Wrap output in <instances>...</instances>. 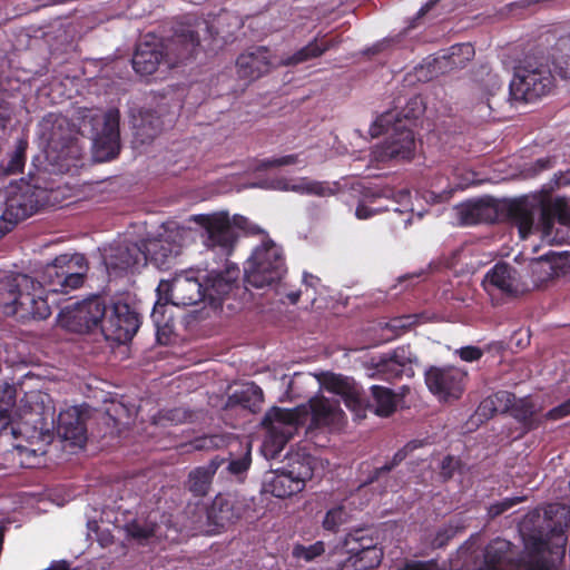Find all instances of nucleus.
<instances>
[{
    "label": "nucleus",
    "mask_w": 570,
    "mask_h": 570,
    "mask_svg": "<svg viewBox=\"0 0 570 570\" xmlns=\"http://www.w3.org/2000/svg\"><path fill=\"white\" fill-rule=\"evenodd\" d=\"M543 41L553 42L547 57L538 47L514 68L509 86L512 100L533 102L550 94L554 87L553 71L563 79L570 78V32L548 31Z\"/></svg>",
    "instance_id": "nucleus-1"
},
{
    "label": "nucleus",
    "mask_w": 570,
    "mask_h": 570,
    "mask_svg": "<svg viewBox=\"0 0 570 570\" xmlns=\"http://www.w3.org/2000/svg\"><path fill=\"white\" fill-rule=\"evenodd\" d=\"M200 46L197 31L191 26H178L173 36L166 40H144L137 45L132 57V68L141 76L153 75L164 63L175 68L194 58Z\"/></svg>",
    "instance_id": "nucleus-2"
},
{
    "label": "nucleus",
    "mask_w": 570,
    "mask_h": 570,
    "mask_svg": "<svg viewBox=\"0 0 570 570\" xmlns=\"http://www.w3.org/2000/svg\"><path fill=\"white\" fill-rule=\"evenodd\" d=\"M47 285L27 274H12L0 279V309L6 316L26 323L46 320L51 308L45 297Z\"/></svg>",
    "instance_id": "nucleus-3"
},
{
    "label": "nucleus",
    "mask_w": 570,
    "mask_h": 570,
    "mask_svg": "<svg viewBox=\"0 0 570 570\" xmlns=\"http://www.w3.org/2000/svg\"><path fill=\"white\" fill-rule=\"evenodd\" d=\"M286 272L283 249L271 238L256 246L244 265L245 282L255 288L278 283Z\"/></svg>",
    "instance_id": "nucleus-4"
},
{
    "label": "nucleus",
    "mask_w": 570,
    "mask_h": 570,
    "mask_svg": "<svg viewBox=\"0 0 570 570\" xmlns=\"http://www.w3.org/2000/svg\"><path fill=\"white\" fill-rule=\"evenodd\" d=\"M307 420V410L305 406L294 409H282L274 406L266 412L263 419V426L266 429V435L263 442L265 455L272 458L278 456L285 445L293 438L294 432Z\"/></svg>",
    "instance_id": "nucleus-5"
},
{
    "label": "nucleus",
    "mask_w": 570,
    "mask_h": 570,
    "mask_svg": "<svg viewBox=\"0 0 570 570\" xmlns=\"http://www.w3.org/2000/svg\"><path fill=\"white\" fill-rule=\"evenodd\" d=\"M88 269L83 254H61L43 267L40 278L48 292L68 294L83 285Z\"/></svg>",
    "instance_id": "nucleus-6"
},
{
    "label": "nucleus",
    "mask_w": 570,
    "mask_h": 570,
    "mask_svg": "<svg viewBox=\"0 0 570 570\" xmlns=\"http://www.w3.org/2000/svg\"><path fill=\"white\" fill-rule=\"evenodd\" d=\"M170 248L157 239H141L138 243H124L111 248L106 264L118 271L134 269L145 266L148 262L157 266L164 265Z\"/></svg>",
    "instance_id": "nucleus-7"
},
{
    "label": "nucleus",
    "mask_w": 570,
    "mask_h": 570,
    "mask_svg": "<svg viewBox=\"0 0 570 570\" xmlns=\"http://www.w3.org/2000/svg\"><path fill=\"white\" fill-rule=\"evenodd\" d=\"M194 220L206 233L204 240L206 247L213 250L217 249L225 257H229L235 249L238 239V233L235 227L244 229L247 224L245 217L235 215L230 219L229 215L224 212L212 215H197Z\"/></svg>",
    "instance_id": "nucleus-8"
},
{
    "label": "nucleus",
    "mask_w": 570,
    "mask_h": 570,
    "mask_svg": "<svg viewBox=\"0 0 570 570\" xmlns=\"http://www.w3.org/2000/svg\"><path fill=\"white\" fill-rule=\"evenodd\" d=\"M120 114L118 109H109L102 115H95L92 125V156L96 161H109L120 151L119 135Z\"/></svg>",
    "instance_id": "nucleus-9"
},
{
    "label": "nucleus",
    "mask_w": 570,
    "mask_h": 570,
    "mask_svg": "<svg viewBox=\"0 0 570 570\" xmlns=\"http://www.w3.org/2000/svg\"><path fill=\"white\" fill-rule=\"evenodd\" d=\"M105 314V301L96 295L62 308L59 313V323L68 331L79 334L92 332L98 327L102 332Z\"/></svg>",
    "instance_id": "nucleus-10"
},
{
    "label": "nucleus",
    "mask_w": 570,
    "mask_h": 570,
    "mask_svg": "<svg viewBox=\"0 0 570 570\" xmlns=\"http://www.w3.org/2000/svg\"><path fill=\"white\" fill-rule=\"evenodd\" d=\"M141 325V316L130 304L115 302L109 312L106 309L102 335L108 341L126 343L132 340Z\"/></svg>",
    "instance_id": "nucleus-11"
},
{
    "label": "nucleus",
    "mask_w": 570,
    "mask_h": 570,
    "mask_svg": "<svg viewBox=\"0 0 570 570\" xmlns=\"http://www.w3.org/2000/svg\"><path fill=\"white\" fill-rule=\"evenodd\" d=\"M542 197L539 194L502 200V220L515 226L521 239H525L534 229L540 230L535 216L541 217Z\"/></svg>",
    "instance_id": "nucleus-12"
},
{
    "label": "nucleus",
    "mask_w": 570,
    "mask_h": 570,
    "mask_svg": "<svg viewBox=\"0 0 570 570\" xmlns=\"http://www.w3.org/2000/svg\"><path fill=\"white\" fill-rule=\"evenodd\" d=\"M429 391L440 401L459 400L465 389L468 373L455 366H431L424 374Z\"/></svg>",
    "instance_id": "nucleus-13"
},
{
    "label": "nucleus",
    "mask_w": 570,
    "mask_h": 570,
    "mask_svg": "<svg viewBox=\"0 0 570 570\" xmlns=\"http://www.w3.org/2000/svg\"><path fill=\"white\" fill-rule=\"evenodd\" d=\"M46 189L21 183L8 191L4 210H7V215L21 222L36 214L46 205Z\"/></svg>",
    "instance_id": "nucleus-14"
},
{
    "label": "nucleus",
    "mask_w": 570,
    "mask_h": 570,
    "mask_svg": "<svg viewBox=\"0 0 570 570\" xmlns=\"http://www.w3.org/2000/svg\"><path fill=\"white\" fill-rule=\"evenodd\" d=\"M415 154V136L409 128L396 127L383 144L373 150L374 159L380 163L409 161Z\"/></svg>",
    "instance_id": "nucleus-15"
},
{
    "label": "nucleus",
    "mask_w": 570,
    "mask_h": 570,
    "mask_svg": "<svg viewBox=\"0 0 570 570\" xmlns=\"http://www.w3.org/2000/svg\"><path fill=\"white\" fill-rule=\"evenodd\" d=\"M239 274V267L227 261L223 271L213 269L203 277L207 302L210 306H220L223 299L238 287Z\"/></svg>",
    "instance_id": "nucleus-16"
},
{
    "label": "nucleus",
    "mask_w": 570,
    "mask_h": 570,
    "mask_svg": "<svg viewBox=\"0 0 570 570\" xmlns=\"http://www.w3.org/2000/svg\"><path fill=\"white\" fill-rule=\"evenodd\" d=\"M206 517L207 532L218 533L227 525L242 518V508L233 494L219 493L208 508L203 509Z\"/></svg>",
    "instance_id": "nucleus-17"
},
{
    "label": "nucleus",
    "mask_w": 570,
    "mask_h": 570,
    "mask_svg": "<svg viewBox=\"0 0 570 570\" xmlns=\"http://www.w3.org/2000/svg\"><path fill=\"white\" fill-rule=\"evenodd\" d=\"M271 51L267 47L252 48L237 57L236 71L240 79L254 81L268 73L272 68Z\"/></svg>",
    "instance_id": "nucleus-18"
},
{
    "label": "nucleus",
    "mask_w": 570,
    "mask_h": 570,
    "mask_svg": "<svg viewBox=\"0 0 570 570\" xmlns=\"http://www.w3.org/2000/svg\"><path fill=\"white\" fill-rule=\"evenodd\" d=\"M169 301L175 306H191L207 301L203 281L199 277L178 276L167 284Z\"/></svg>",
    "instance_id": "nucleus-19"
},
{
    "label": "nucleus",
    "mask_w": 570,
    "mask_h": 570,
    "mask_svg": "<svg viewBox=\"0 0 570 570\" xmlns=\"http://www.w3.org/2000/svg\"><path fill=\"white\" fill-rule=\"evenodd\" d=\"M57 434L71 445L83 446L87 441V428L81 411L71 406L61 411L57 419Z\"/></svg>",
    "instance_id": "nucleus-20"
},
{
    "label": "nucleus",
    "mask_w": 570,
    "mask_h": 570,
    "mask_svg": "<svg viewBox=\"0 0 570 570\" xmlns=\"http://www.w3.org/2000/svg\"><path fill=\"white\" fill-rule=\"evenodd\" d=\"M542 197L541 217L538 220V227L543 237H550L554 223L561 225L570 223V207L562 198L552 199L548 193H540Z\"/></svg>",
    "instance_id": "nucleus-21"
},
{
    "label": "nucleus",
    "mask_w": 570,
    "mask_h": 570,
    "mask_svg": "<svg viewBox=\"0 0 570 570\" xmlns=\"http://www.w3.org/2000/svg\"><path fill=\"white\" fill-rule=\"evenodd\" d=\"M370 391L371 397L364 393V401L360 409L353 411L357 416H365V412L370 411L379 416L387 417L395 412L396 395L393 390L381 385H372Z\"/></svg>",
    "instance_id": "nucleus-22"
},
{
    "label": "nucleus",
    "mask_w": 570,
    "mask_h": 570,
    "mask_svg": "<svg viewBox=\"0 0 570 570\" xmlns=\"http://www.w3.org/2000/svg\"><path fill=\"white\" fill-rule=\"evenodd\" d=\"M502 202L495 199L478 200L461 209V219L465 225L481 223L493 224L502 220Z\"/></svg>",
    "instance_id": "nucleus-23"
},
{
    "label": "nucleus",
    "mask_w": 570,
    "mask_h": 570,
    "mask_svg": "<svg viewBox=\"0 0 570 570\" xmlns=\"http://www.w3.org/2000/svg\"><path fill=\"white\" fill-rule=\"evenodd\" d=\"M517 271L507 263L495 264L485 275V282L508 297H517L524 288L515 278Z\"/></svg>",
    "instance_id": "nucleus-24"
},
{
    "label": "nucleus",
    "mask_w": 570,
    "mask_h": 570,
    "mask_svg": "<svg viewBox=\"0 0 570 570\" xmlns=\"http://www.w3.org/2000/svg\"><path fill=\"white\" fill-rule=\"evenodd\" d=\"M323 385L326 391L341 395L351 411L360 409L364 401V392H360L354 383L343 375L330 373L325 375Z\"/></svg>",
    "instance_id": "nucleus-25"
},
{
    "label": "nucleus",
    "mask_w": 570,
    "mask_h": 570,
    "mask_svg": "<svg viewBox=\"0 0 570 570\" xmlns=\"http://www.w3.org/2000/svg\"><path fill=\"white\" fill-rule=\"evenodd\" d=\"M224 462L225 459L217 455L206 465L197 466L191 470L188 474L187 489L195 497H205L212 487L214 475Z\"/></svg>",
    "instance_id": "nucleus-26"
},
{
    "label": "nucleus",
    "mask_w": 570,
    "mask_h": 570,
    "mask_svg": "<svg viewBox=\"0 0 570 570\" xmlns=\"http://www.w3.org/2000/svg\"><path fill=\"white\" fill-rule=\"evenodd\" d=\"M307 416L311 414V425L315 428L330 426L343 416V411L336 404H332L324 396H316L309 400Z\"/></svg>",
    "instance_id": "nucleus-27"
},
{
    "label": "nucleus",
    "mask_w": 570,
    "mask_h": 570,
    "mask_svg": "<svg viewBox=\"0 0 570 570\" xmlns=\"http://www.w3.org/2000/svg\"><path fill=\"white\" fill-rule=\"evenodd\" d=\"M508 413L525 432L537 430L544 422V415H540L530 396L517 399Z\"/></svg>",
    "instance_id": "nucleus-28"
},
{
    "label": "nucleus",
    "mask_w": 570,
    "mask_h": 570,
    "mask_svg": "<svg viewBox=\"0 0 570 570\" xmlns=\"http://www.w3.org/2000/svg\"><path fill=\"white\" fill-rule=\"evenodd\" d=\"M533 273L544 272L540 281H551L559 276L570 275V254H547L532 263Z\"/></svg>",
    "instance_id": "nucleus-29"
},
{
    "label": "nucleus",
    "mask_w": 570,
    "mask_h": 570,
    "mask_svg": "<svg viewBox=\"0 0 570 570\" xmlns=\"http://www.w3.org/2000/svg\"><path fill=\"white\" fill-rule=\"evenodd\" d=\"M17 402V390L12 384H0V436L14 434L12 413Z\"/></svg>",
    "instance_id": "nucleus-30"
},
{
    "label": "nucleus",
    "mask_w": 570,
    "mask_h": 570,
    "mask_svg": "<svg viewBox=\"0 0 570 570\" xmlns=\"http://www.w3.org/2000/svg\"><path fill=\"white\" fill-rule=\"evenodd\" d=\"M303 490L304 483L295 481L287 471L275 474L266 484V492H269L273 497L279 499L292 497Z\"/></svg>",
    "instance_id": "nucleus-31"
},
{
    "label": "nucleus",
    "mask_w": 570,
    "mask_h": 570,
    "mask_svg": "<svg viewBox=\"0 0 570 570\" xmlns=\"http://www.w3.org/2000/svg\"><path fill=\"white\" fill-rule=\"evenodd\" d=\"M229 400L250 412H256L264 401V393L257 384L250 382L244 384L239 391H235Z\"/></svg>",
    "instance_id": "nucleus-32"
},
{
    "label": "nucleus",
    "mask_w": 570,
    "mask_h": 570,
    "mask_svg": "<svg viewBox=\"0 0 570 570\" xmlns=\"http://www.w3.org/2000/svg\"><path fill=\"white\" fill-rule=\"evenodd\" d=\"M158 530V523L149 518H136L125 524L127 535L140 544H144L149 539L157 537Z\"/></svg>",
    "instance_id": "nucleus-33"
},
{
    "label": "nucleus",
    "mask_w": 570,
    "mask_h": 570,
    "mask_svg": "<svg viewBox=\"0 0 570 570\" xmlns=\"http://www.w3.org/2000/svg\"><path fill=\"white\" fill-rule=\"evenodd\" d=\"M315 458L311 454H295L289 458L288 469L286 470L295 481L304 483L311 480L314 475Z\"/></svg>",
    "instance_id": "nucleus-34"
},
{
    "label": "nucleus",
    "mask_w": 570,
    "mask_h": 570,
    "mask_svg": "<svg viewBox=\"0 0 570 570\" xmlns=\"http://www.w3.org/2000/svg\"><path fill=\"white\" fill-rule=\"evenodd\" d=\"M168 303H170L169 296L165 302H161V297H159L155 303L150 315L151 321L156 327V334L159 342L161 335H167L174 328V317L171 314H167Z\"/></svg>",
    "instance_id": "nucleus-35"
},
{
    "label": "nucleus",
    "mask_w": 570,
    "mask_h": 570,
    "mask_svg": "<svg viewBox=\"0 0 570 570\" xmlns=\"http://www.w3.org/2000/svg\"><path fill=\"white\" fill-rule=\"evenodd\" d=\"M363 552H348L352 567L355 570H370L379 567L383 558L382 549L366 546Z\"/></svg>",
    "instance_id": "nucleus-36"
},
{
    "label": "nucleus",
    "mask_w": 570,
    "mask_h": 570,
    "mask_svg": "<svg viewBox=\"0 0 570 570\" xmlns=\"http://www.w3.org/2000/svg\"><path fill=\"white\" fill-rule=\"evenodd\" d=\"M281 189L286 191H295L302 195L315 196H325L332 193L331 187L326 183L312 180L307 177H303L294 184L283 181Z\"/></svg>",
    "instance_id": "nucleus-37"
},
{
    "label": "nucleus",
    "mask_w": 570,
    "mask_h": 570,
    "mask_svg": "<svg viewBox=\"0 0 570 570\" xmlns=\"http://www.w3.org/2000/svg\"><path fill=\"white\" fill-rule=\"evenodd\" d=\"M420 446H422V442L421 441H417V440H413V441H410L407 442L402 449H400L394 455H393V459L391 460V462L389 463H385L383 466L381 468H375L372 473L370 474L368 476V480L367 482L368 483H373V482H376L379 481V479L383 475V474H386L389 472H391L395 466H397L403 460H405V458L407 456V454L410 452H413L414 450L419 449Z\"/></svg>",
    "instance_id": "nucleus-38"
},
{
    "label": "nucleus",
    "mask_w": 570,
    "mask_h": 570,
    "mask_svg": "<svg viewBox=\"0 0 570 570\" xmlns=\"http://www.w3.org/2000/svg\"><path fill=\"white\" fill-rule=\"evenodd\" d=\"M27 149L28 140L23 138L18 139L14 150L9 155L8 160L1 165L6 175H17L23 171L27 159Z\"/></svg>",
    "instance_id": "nucleus-39"
},
{
    "label": "nucleus",
    "mask_w": 570,
    "mask_h": 570,
    "mask_svg": "<svg viewBox=\"0 0 570 570\" xmlns=\"http://www.w3.org/2000/svg\"><path fill=\"white\" fill-rule=\"evenodd\" d=\"M163 130V121L154 111H148L141 117L140 124L137 126V136L141 142L150 141L156 138Z\"/></svg>",
    "instance_id": "nucleus-40"
},
{
    "label": "nucleus",
    "mask_w": 570,
    "mask_h": 570,
    "mask_svg": "<svg viewBox=\"0 0 570 570\" xmlns=\"http://www.w3.org/2000/svg\"><path fill=\"white\" fill-rule=\"evenodd\" d=\"M322 57V49L318 43V36L311 40L306 46L302 47L293 55L283 59L284 66H297L299 63L309 61Z\"/></svg>",
    "instance_id": "nucleus-41"
},
{
    "label": "nucleus",
    "mask_w": 570,
    "mask_h": 570,
    "mask_svg": "<svg viewBox=\"0 0 570 570\" xmlns=\"http://www.w3.org/2000/svg\"><path fill=\"white\" fill-rule=\"evenodd\" d=\"M366 546L376 547L372 538L365 537L363 530H355L346 534L343 541V549L348 552H363Z\"/></svg>",
    "instance_id": "nucleus-42"
},
{
    "label": "nucleus",
    "mask_w": 570,
    "mask_h": 570,
    "mask_svg": "<svg viewBox=\"0 0 570 570\" xmlns=\"http://www.w3.org/2000/svg\"><path fill=\"white\" fill-rule=\"evenodd\" d=\"M252 463V444L246 442L242 456L232 459L228 462L227 471L237 478L243 476L249 469Z\"/></svg>",
    "instance_id": "nucleus-43"
},
{
    "label": "nucleus",
    "mask_w": 570,
    "mask_h": 570,
    "mask_svg": "<svg viewBox=\"0 0 570 570\" xmlns=\"http://www.w3.org/2000/svg\"><path fill=\"white\" fill-rule=\"evenodd\" d=\"M348 513L343 505L330 509L323 519V528L326 531L336 532L347 521Z\"/></svg>",
    "instance_id": "nucleus-44"
},
{
    "label": "nucleus",
    "mask_w": 570,
    "mask_h": 570,
    "mask_svg": "<svg viewBox=\"0 0 570 570\" xmlns=\"http://www.w3.org/2000/svg\"><path fill=\"white\" fill-rule=\"evenodd\" d=\"M449 60L455 67H463L474 56V48L471 43H456L449 50Z\"/></svg>",
    "instance_id": "nucleus-45"
},
{
    "label": "nucleus",
    "mask_w": 570,
    "mask_h": 570,
    "mask_svg": "<svg viewBox=\"0 0 570 570\" xmlns=\"http://www.w3.org/2000/svg\"><path fill=\"white\" fill-rule=\"evenodd\" d=\"M325 552V544L323 541H316L313 544H309L308 547L297 544L294 547L293 556L298 559H304L305 561L309 562L316 559L317 557H321Z\"/></svg>",
    "instance_id": "nucleus-46"
},
{
    "label": "nucleus",
    "mask_w": 570,
    "mask_h": 570,
    "mask_svg": "<svg viewBox=\"0 0 570 570\" xmlns=\"http://www.w3.org/2000/svg\"><path fill=\"white\" fill-rule=\"evenodd\" d=\"M497 544H489L484 552V563L489 570H499L505 557L504 547L498 548Z\"/></svg>",
    "instance_id": "nucleus-47"
},
{
    "label": "nucleus",
    "mask_w": 570,
    "mask_h": 570,
    "mask_svg": "<svg viewBox=\"0 0 570 570\" xmlns=\"http://www.w3.org/2000/svg\"><path fill=\"white\" fill-rule=\"evenodd\" d=\"M298 161V155L292 154L282 157H273L266 158L259 161L257 168L261 170H266L274 167H283L294 165Z\"/></svg>",
    "instance_id": "nucleus-48"
},
{
    "label": "nucleus",
    "mask_w": 570,
    "mask_h": 570,
    "mask_svg": "<svg viewBox=\"0 0 570 570\" xmlns=\"http://www.w3.org/2000/svg\"><path fill=\"white\" fill-rule=\"evenodd\" d=\"M393 363L400 368L404 370V367L412 363V353L409 347L400 346L396 347L389 357V365H393Z\"/></svg>",
    "instance_id": "nucleus-49"
},
{
    "label": "nucleus",
    "mask_w": 570,
    "mask_h": 570,
    "mask_svg": "<svg viewBox=\"0 0 570 570\" xmlns=\"http://www.w3.org/2000/svg\"><path fill=\"white\" fill-rule=\"evenodd\" d=\"M490 396L501 413H508L517 401L515 395L509 391H498Z\"/></svg>",
    "instance_id": "nucleus-50"
},
{
    "label": "nucleus",
    "mask_w": 570,
    "mask_h": 570,
    "mask_svg": "<svg viewBox=\"0 0 570 570\" xmlns=\"http://www.w3.org/2000/svg\"><path fill=\"white\" fill-rule=\"evenodd\" d=\"M522 501L523 498L521 497L505 498L490 505L489 515L491 518H497Z\"/></svg>",
    "instance_id": "nucleus-51"
},
{
    "label": "nucleus",
    "mask_w": 570,
    "mask_h": 570,
    "mask_svg": "<svg viewBox=\"0 0 570 570\" xmlns=\"http://www.w3.org/2000/svg\"><path fill=\"white\" fill-rule=\"evenodd\" d=\"M499 409L500 407H497L495 403L493 402V399L491 396H488L480 402L475 411V415L482 422L488 421L499 412Z\"/></svg>",
    "instance_id": "nucleus-52"
},
{
    "label": "nucleus",
    "mask_w": 570,
    "mask_h": 570,
    "mask_svg": "<svg viewBox=\"0 0 570 570\" xmlns=\"http://www.w3.org/2000/svg\"><path fill=\"white\" fill-rule=\"evenodd\" d=\"M460 459H456L453 455H446L441 461L440 474L444 481H448L453 478L454 473L460 469Z\"/></svg>",
    "instance_id": "nucleus-53"
},
{
    "label": "nucleus",
    "mask_w": 570,
    "mask_h": 570,
    "mask_svg": "<svg viewBox=\"0 0 570 570\" xmlns=\"http://www.w3.org/2000/svg\"><path fill=\"white\" fill-rule=\"evenodd\" d=\"M389 358H382L376 364V372L385 380H395L400 379L403 374V370L396 366L394 363L393 365H389Z\"/></svg>",
    "instance_id": "nucleus-54"
},
{
    "label": "nucleus",
    "mask_w": 570,
    "mask_h": 570,
    "mask_svg": "<svg viewBox=\"0 0 570 570\" xmlns=\"http://www.w3.org/2000/svg\"><path fill=\"white\" fill-rule=\"evenodd\" d=\"M570 415V397L544 414V420L557 421Z\"/></svg>",
    "instance_id": "nucleus-55"
},
{
    "label": "nucleus",
    "mask_w": 570,
    "mask_h": 570,
    "mask_svg": "<svg viewBox=\"0 0 570 570\" xmlns=\"http://www.w3.org/2000/svg\"><path fill=\"white\" fill-rule=\"evenodd\" d=\"M19 223L20 220L16 219L13 216L7 215V210H3L2 215L0 216V239L13 230V228Z\"/></svg>",
    "instance_id": "nucleus-56"
},
{
    "label": "nucleus",
    "mask_w": 570,
    "mask_h": 570,
    "mask_svg": "<svg viewBox=\"0 0 570 570\" xmlns=\"http://www.w3.org/2000/svg\"><path fill=\"white\" fill-rule=\"evenodd\" d=\"M459 355L462 361L474 362L482 357L483 352L476 346H464L459 350Z\"/></svg>",
    "instance_id": "nucleus-57"
},
{
    "label": "nucleus",
    "mask_w": 570,
    "mask_h": 570,
    "mask_svg": "<svg viewBox=\"0 0 570 570\" xmlns=\"http://www.w3.org/2000/svg\"><path fill=\"white\" fill-rule=\"evenodd\" d=\"M318 36V43L322 49V56L331 49L337 48L342 43V38L340 36L328 38L327 35Z\"/></svg>",
    "instance_id": "nucleus-58"
},
{
    "label": "nucleus",
    "mask_w": 570,
    "mask_h": 570,
    "mask_svg": "<svg viewBox=\"0 0 570 570\" xmlns=\"http://www.w3.org/2000/svg\"><path fill=\"white\" fill-rule=\"evenodd\" d=\"M554 165V158L552 157H543L537 159L532 165V170L534 174H539L543 170L552 168Z\"/></svg>",
    "instance_id": "nucleus-59"
},
{
    "label": "nucleus",
    "mask_w": 570,
    "mask_h": 570,
    "mask_svg": "<svg viewBox=\"0 0 570 570\" xmlns=\"http://www.w3.org/2000/svg\"><path fill=\"white\" fill-rule=\"evenodd\" d=\"M386 118H387V115H382L379 118H376L374 120V122L371 125L370 135L373 138L379 137L380 135H382L384 132V126H385V122H387Z\"/></svg>",
    "instance_id": "nucleus-60"
},
{
    "label": "nucleus",
    "mask_w": 570,
    "mask_h": 570,
    "mask_svg": "<svg viewBox=\"0 0 570 570\" xmlns=\"http://www.w3.org/2000/svg\"><path fill=\"white\" fill-rule=\"evenodd\" d=\"M407 106L411 108V111L405 114L406 118H417L423 112L422 101L417 97L410 99Z\"/></svg>",
    "instance_id": "nucleus-61"
},
{
    "label": "nucleus",
    "mask_w": 570,
    "mask_h": 570,
    "mask_svg": "<svg viewBox=\"0 0 570 570\" xmlns=\"http://www.w3.org/2000/svg\"><path fill=\"white\" fill-rule=\"evenodd\" d=\"M377 210L373 209L372 207L367 206L366 204H358L355 210V215L358 219H367L375 215Z\"/></svg>",
    "instance_id": "nucleus-62"
},
{
    "label": "nucleus",
    "mask_w": 570,
    "mask_h": 570,
    "mask_svg": "<svg viewBox=\"0 0 570 570\" xmlns=\"http://www.w3.org/2000/svg\"><path fill=\"white\" fill-rule=\"evenodd\" d=\"M528 570H551L549 562L543 558H537L528 563Z\"/></svg>",
    "instance_id": "nucleus-63"
},
{
    "label": "nucleus",
    "mask_w": 570,
    "mask_h": 570,
    "mask_svg": "<svg viewBox=\"0 0 570 570\" xmlns=\"http://www.w3.org/2000/svg\"><path fill=\"white\" fill-rule=\"evenodd\" d=\"M217 436H209V438H203L197 440L196 448L197 449H204V448H210V446H217V443H215V440Z\"/></svg>",
    "instance_id": "nucleus-64"
}]
</instances>
